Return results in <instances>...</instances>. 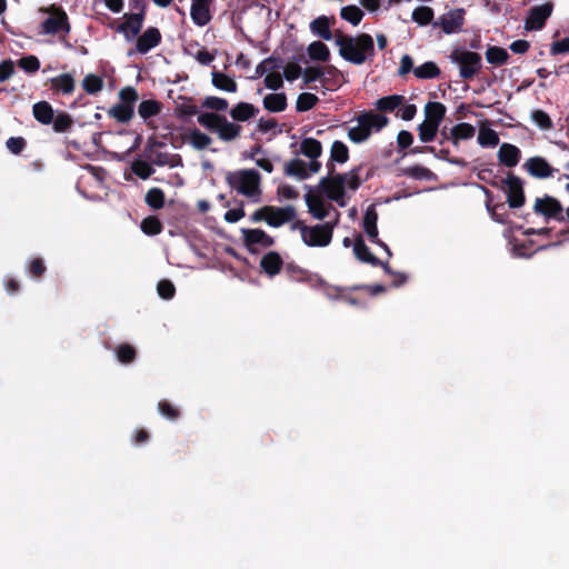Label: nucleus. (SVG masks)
I'll return each mask as SVG.
<instances>
[{
	"label": "nucleus",
	"mask_w": 569,
	"mask_h": 569,
	"mask_svg": "<svg viewBox=\"0 0 569 569\" xmlns=\"http://www.w3.org/2000/svg\"><path fill=\"white\" fill-rule=\"evenodd\" d=\"M360 186V176L358 169H352L343 174H336L322 178L319 189L327 199L337 202L340 207L347 203L346 198L349 193L356 191Z\"/></svg>",
	"instance_id": "nucleus-1"
},
{
	"label": "nucleus",
	"mask_w": 569,
	"mask_h": 569,
	"mask_svg": "<svg viewBox=\"0 0 569 569\" xmlns=\"http://www.w3.org/2000/svg\"><path fill=\"white\" fill-rule=\"evenodd\" d=\"M336 44L340 56L353 64H362L375 54L373 39L367 33L356 37L339 36Z\"/></svg>",
	"instance_id": "nucleus-2"
},
{
	"label": "nucleus",
	"mask_w": 569,
	"mask_h": 569,
	"mask_svg": "<svg viewBox=\"0 0 569 569\" xmlns=\"http://www.w3.org/2000/svg\"><path fill=\"white\" fill-rule=\"evenodd\" d=\"M229 186L237 192L257 200L260 194V178L254 170H239L227 176Z\"/></svg>",
	"instance_id": "nucleus-3"
},
{
	"label": "nucleus",
	"mask_w": 569,
	"mask_h": 569,
	"mask_svg": "<svg viewBox=\"0 0 569 569\" xmlns=\"http://www.w3.org/2000/svg\"><path fill=\"white\" fill-rule=\"evenodd\" d=\"M198 122L204 128L216 132L218 137L224 141L233 140L240 133V127L238 124L213 112L201 113L198 117Z\"/></svg>",
	"instance_id": "nucleus-4"
},
{
	"label": "nucleus",
	"mask_w": 569,
	"mask_h": 569,
	"mask_svg": "<svg viewBox=\"0 0 569 569\" xmlns=\"http://www.w3.org/2000/svg\"><path fill=\"white\" fill-rule=\"evenodd\" d=\"M450 60L459 68V76L462 79H472L479 73L482 66L481 56L465 48L452 50Z\"/></svg>",
	"instance_id": "nucleus-5"
},
{
	"label": "nucleus",
	"mask_w": 569,
	"mask_h": 569,
	"mask_svg": "<svg viewBox=\"0 0 569 569\" xmlns=\"http://www.w3.org/2000/svg\"><path fill=\"white\" fill-rule=\"evenodd\" d=\"M337 221L338 214L336 216L333 222H325L311 227H299L303 243L308 247H327L332 240V232Z\"/></svg>",
	"instance_id": "nucleus-6"
},
{
	"label": "nucleus",
	"mask_w": 569,
	"mask_h": 569,
	"mask_svg": "<svg viewBox=\"0 0 569 569\" xmlns=\"http://www.w3.org/2000/svg\"><path fill=\"white\" fill-rule=\"evenodd\" d=\"M40 12L47 14L42 21V32L46 34H68L70 24L67 13L56 6L41 8Z\"/></svg>",
	"instance_id": "nucleus-7"
},
{
	"label": "nucleus",
	"mask_w": 569,
	"mask_h": 569,
	"mask_svg": "<svg viewBox=\"0 0 569 569\" xmlns=\"http://www.w3.org/2000/svg\"><path fill=\"white\" fill-rule=\"evenodd\" d=\"M465 16L466 10L462 8L450 9L441 14L433 24L441 28L446 34L459 33L463 29Z\"/></svg>",
	"instance_id": "nucleus-8"
},
{
	"label": "nucleus",
	"mask_w": 569,
	"mask_h": 569,
	"mask_svg": "<svg viewBox=\"0 0 569 569\" xmlns=\"http://www.w3.org/2000/svg\"><path fill=\"white\" fill-rule=\"evenodd\" d=\"M256 73L264 76V84L268 89L278 90L282 87V73L273 59H266L260 62L256 69Z\"/></svg>",
	"instance_id": "nucleus-9"
},
{
	"label": "nucleus",
	"mask_w": 569,
	"mask_h": 569,
	"mask_svg": "<svg viewBox=\"0 0 569 569\" xmlns=\"http://www.w3.org/2000/svg\"><path fill=\"white\" fill-rule=\"evenodd\" d=\"M321 169L320 161L305 162L301 159H292L284 166V172L288 176L307 179L312 174H316Z\"/></svg>",
	"instance_id": "nucleus-10"
},
{
	"label": "nucleus",
	"mask_w": 569,
	"mask_h": 569,
	"mask_svg": "<svg viewBox=\"0 0 569 569\" xmlns=\"http://www.w3.org/2000/svg\"><path fill=\"white\" fill-rule=\"evenodd\" d=\"M325 193L318 188L306 194V202L309 212L318 220H322L329 214L332 206L323 198Z\"/></svg>",
	"instance_id": "nucleus-11"
},
{
	"label": "nucleus",
	"mask_w": 569,
	"mask_h": 569,
	"mask_svg": "<svg viewBox=\"0 0 569 569\" xmlns=\"http://www.w3.org/2000/svg\"><path fill=\"white\" fill-rule=\"evenodd\" d=\"M552 10L553 6L549 2L531 8L527 16L525 28L527 30H540L545 26L546 20L551 16Z\"/></svg>",
	"instance_id": "nucleus-12"
},
{
	"label": "nucleus",
	"mask_w": 569,
	"mask_h": 569,
	"mask_svg": "<svg viewBox=\"0 0 569 569\" xmlns=\"http://www.w3.org/2000/svg\"><path fill=\"white\" fill-rule=\"evenodd\" d=\"M212 3L213 0H191L190 16L196 26L204 27L210 22Z\"/></svg>",
	"instance_id": "nucleus-13"
},
{
	"label": "nucleus",
	"mask_w": 569,
	"mask_h": 569,
	"mask_svg": "<svg viewBox=\"0 0 569 569\" xmlns=\"http://www.w3.org/2000/svg\"><path fill=\"white\" fill-rule=\"evenodd\" d=\"M535 211L547 218H553L557 221L565 220L560 202L552 197L537 199L535 202Z\"/></svg>",
	"instance_id": "nucleus-14"
},
{
	"label": "nucleus",
	"mask_w": 569,
	"mask_h": 569,
	"mask_svg": "<svg viewBox=\"0 0 569 569\" xmlns=\"http://www.w3.org/2000/svg\"><path fill=\"white\" fill-rule=\"evenodd\" d=\"M243 242L250 250L268 248L273 243L272 238L261 229H242Z\"/></svg>",
	"instance_id": "nucleus-15"
},
{
	"label": "nucleus",
	"mask_w": 569,
	"mask_h": 569,
	"mask_svg": "<svg viewBox=\"0 0 569 569\" xmlns=\"http://www.w3.org/2000/svg\"><path fill=\"white\" fill-rule=\"evenodd\" d=\"M264 221L271 227H280L295 217V210L291 207L277 208V207H264Z\"/></svg>",
	"instance_id": "nucleus-16"
},
{
	"label": "nucleus",
	"mask_w": 569,
	"mask_h": 569,
	"mask_svg": "<svg viewBox=\"0 0 569 569\" xmlns=\"http://www.w3.org/2000/svg\"><path fill=\"white\" fill-rule=\"evenodd\" d=\"M377 220H378V216H377L376 210L373 208H369L366 211L365 217H363V221H362L363 230L367 233V236L369 237V239H371L375 243H377L379 247H381L385 250V252L387 253V256L390 258L391 251H390L389 247L385 242H382L378 239Z\"/></svg>",
	"instance_id": "nucleus-17"
},
{
	"label": "nucleus",
	"mask_w": 569,
	"mask_h": 569,
	"mask_svg": "<svg viewBox=\"0 0 569 569\" xmlns=\"http://www.w3.org/2000/svg\"><path fill=\"white\" fill-rule=\"evenodd\" d=\"M143 16L133 13L126 16V21L118 26L117 31L122 33L128 42L133 41L142 28Z\"/></svg>",
	"instance_id": "nucleus-18"
},
{
	"label": "nucleus",
	"mask_w": 569,
	"mask_h": 569,
	"mask_svg": "<svg viewBox=\"0 0 569 569\" xmlns=\"http://www.w3.org/2000/svg\"><path fill=\"white\" fill-rule=\"evenodd\" d=\"M508 187V204L511 208H520L525 203V196L520 180L513 176L506 179Z\"/></svg>",
	"instance_id": "nucleus-19"
},
{
	"label": "nucleus",
	"mask_w": 569,
	"mask_h": 569,
	"mask_svg": "<svg viewBox=\"0 0 569 569\" xmlns=\"http://www.w3.org/2000/svg\"><path fill=\"white\" fill-rule=\"evenodd\" d=\"M160 40V31L157 28H149L137 39V50L140 53H147L149 50L157 47Z\"/></svg>",
	"instance_id": "nucleus-20"
},
{
	"label": "nucleus",
	"mask_w": 569,
	"mask_h": 569,
	"mask_svg": "<svg viewBox=\"0 0 569 569\" xmlns=\"http://www.w3.org/2000/svg\"><path fill=\"white\" fill-rule=\"evenodd\" d=\"M525 167L528 172L536 178H548L553 174V169L549 166V163L540 157H533L527 160Z\"/></svg>",
	"instance_id": "nucleus-21"
},
{
	"label": "nucleus",
	"mask_w": 569,
	"mask_h": 569,
	"mask_svg": "<svg viewBox=\"0 0 569 569\" xmlns=\"http://www.w3.org/2000/svg\"><path fill=\"white\" fill-rule=\"evenodd\" d=\"M299 152L307 157L310 162L319 161L322 154V146L317 139L305 138L299 144Z\"/></svg>",
	"instance_id": "nucleus-22"
},
{
	"label": "nucleus",
	"mask_w": 569,
	"mask_h": 569,
	"mask_svg": "<svg viewBox=\"0 0 569 569\" xmlns=\"http://www.w3.org/2000/svg\"><path fill=\"white\" fill-rule=\"evenodd\" d=\"M477 140L483 148H493L499 143V136L492 128H490L488 121H482L479 124Z\"/></svg>",
	"instance_id": "nucleus-23"
},
{
	"label": "nucleus",
	"mask_w": 569,
	"mask_h": 569,
	"mask_svg": "<svg viewBox=\"0 0 569 569\" xmlns=\"http://www.w3.org/2000/svg\"><path fill=\"white\" fill-rule=\"evenodd\" d=\"M499 161L506 167H515L520 159V150L510 143H502L498 151Z\"/></svg>",
	"instance_id": "nucleus-24"
},
{
	"label": "nucleus",
	"mask_w": 569,
	"mask_h": 569,
	"mask_svg": "<svg viewBox=\"0 0 569 569\" xmlns=\"http://www.w3.org/2000/svg\"><path fill=\"white\" fill-rule=\"evenodd\" d=\"M361 119H365L368 137L373 132L380 131L389 123V119L386 116L376 112H363L361 113Z\"/></svg>",
	"instance_id": "nucleus-25"
},
{
	"label": "nucleus",
	"mask_w": 569,
	"mask_h": 569,
	"mask_svg": "<svg viewBox=\"0 0 569 569\" xmlns=\"http://www.w3.org/2000/svg\"><path fill=\"white\" fill-rule=\"evenodd\" d=\"M183 141L197 150H203L211 143V138L198 129H190L184 133Z\"/></svg>",
	"instance_id": "nucleus-26"
},
{
	"label": "nucleus",
	"mask_w": 569,
	"mask_h": 569,
	"mask_svg": "<svg viewBox=\"0 0 569 569\" xmlns=\"http://www.w3.org/2000/svg\"><path fill=\"white\" fill-rule=\"evenodd\" d=\"M476 134V128L467 122H460L455 124L450 129V138L455 144L463 140H469Z\"/></svg>",
	"instance_id": "nucleus-27"
},
{
	"label": "nucleus",
	"mask_w": 569,
	"mask_h": 569,
	"mask_svg": "<svg viewBox=\"0 0 569 569\" xmlns=\"http://www.w3.org/2000/svg\"><path fill=\"white\" fill-rule=\"evenodd\" d=\"M353 253L356 258L361 262H366L371 266H378L380 263L379 260L369 251L368 247L365 244L363 239L360 236H357L355 238Z\"/></svg>",
	"instance_id": "nucleus-28"
},
{
	"label": "nucleus",
	"mask_w": 569,
	"mask_h": 569,
	"mask_svg": "<svg viewBox=\"0 0 569 569\" xmlns=\"http://www.w3.org/2000/svg\"><path fill=\"white\" fill-rule=\"evenodd\" d=\"M282 263L283 262L281 257L273 251H270L267 254H264L260 261L261 268L270 277L276 276L277 273L280 272Z\"/></svg>",
	"instance_id": "nucleus-29"
},
{
	"label": "nucleus",
	"mask_w": 569,
	"mask_h": 569,
	"mask_svg": "<svg viewBox=\"0 0 569 569\" xmlns=\"http://www.w3.org/2000/svg\"><path fill=\"white\" fill-rule=\"evenodd\" d=\"M310 30L315 36H318L323 40L332 39L330 21L326 16H321L312 20L310 23Z\"/></svg>",
	"instance_id": "nucleus-30"
},
{
	"label": "nucleus",
	"mask_w": 569,
	"mask_h": 569,
	"mask_svg": "<svg viewBox=\"0 0 569 569\" xmlns=\"http://www.w3.org/2000/svg\"><path fill=\"white\" fill-rule=\"evenodd\" d=\"M340 17L352 27H357L362 21L365 12L356 4H348L340 9Z\"/></svg>",
	"instance_id": "nucleus-31"
},
{
	"label": "nucleus",
	"mask_w": 569,
	"mask_h": 569,
	"mask_svg": "<svg viewBox=\"0 0 569 569\" xmlns=\"http://www.w3.org/2000/svg\"><path fill=\"white\" fill-rule=\"evenodd\" d=\"M405 101V97L400 94H391L386 96L380 99H378L375 102V107L385 112H392L395 110H398L400 106H402V102Z\"/></svg>",
	"instance_id": "nucleus-32"
},
{
	"label": "nucleus",
	"mask_w": 569,
	"mask_h": 569,
	"mask_svg": "<svg viewBox=\"0 0 569 569\" xmlns=\"http://www.w3.org/2000/svg\"><path fill=\"white\" fill-rule=\"evenodd\" d=\"M361 114L356 119V123L348 129V138L355 143H361L369 139L368 131Z\"/></svg>",
	"instance_id": "nucleus-33"
},
{
	"label": "nucleus",
	"mask_w": 569,
	"mask_h": 569,
	"mask_svg": "<svg viewBox=\"0 0 569 569\" xmlns=\"http://www.w3.org/2000/svg\"><path fill=\"white\" fill-rule=\"evenodd\" d=\"M32 111L34 118L43 124H49L53 120L54 111L47 101L37 102Z\"/></svg>",
	"instance_id": "nucleus-34"
},
{
	"label": "nucleus",
	"mask_w": 569,
	"mask_h": 569,
	"mask_svg": "<svg viewBox=\"0 0 569 569\" xmlns=\"http://www.w3.org/2000/svg\"><path fill=\"white\" fill-rule=\"evenodd\" d=\"M446 113V108L440 102H428L425 107L426 121L440 126Z\"/></svg>",
	"instance_id": "nucleus-35"
},
{
	"label": "nucleus",
	"mask_w": 569,
	"mask_h": 569,
	"mask_svg": "<svg viewBox=\"0 0 569 569\" xmlns=\"http://www.w3.org/2000/svg\"><path fill=\"white\" fill-rule=\"evenodd\" d=\"M212 83L217 89L226 92L237 91V83L234 79L219 71L212 72Z\"/></svg>",
	"instance_id": "nucleus-36"
},
{
	"label": "nucleus",
	"mask_w": 569,
	"mask_h": 569,
	"mask_svg": "<svg viewBox=\"0 0 569 569\" xmlns=\"http://www.w3.org/2000/svg\"><path fill=\"white\" fill-rule=\"evenodd\" d=\"M287 106V98L283 93H270L263 98V107L271 112H280Z\"/></svg>",
	"instance_id": "nucleus-37"
},
{
	"label": "nucleus",
	"mask_w": 569,
	"mask_h": 569,
	"mask_svg": "<svg viewBox=\"0 0 569 569\" xmlns=\"http://www.w3.org/2000/svg\"><path fill=\"white\" fill-rule=\"evenodd\" d=\"M257 113L256 108L247 102H240L234 106L230 112L232 119L237 121H247L250 118L254 117Z\"/></svg>",
	"instance_id": "nucleus-38"
},
{
	"label": "nucleus",
	"mask_w": 569,
	"mask_h": 569,
	"mask_svg": "<svg viewBox=\"0 0 569 569\" xmlns=\"http://www.w3.org/2000/svg\"><path fill=\"white\" fill-rule=\"evenodd\" d=\"M349 159V149L342 141H333L330 148V160L337 163H346Z\"/></svg>",
	"instance_id": "nucleus-39"
},
{
	"label": "nucleus",
	"mask_w": 569,
	"mask_h": 569,
	"mask_svg": "<svg viewBox=\"0 0 569 569\" xmlns=\"http://www.w3.org/2000/svg\"><path fill=\"white\" fill-rule=\"evenodd\" d=\"M109 116L114 118L119 122H127L133 117V106L128 103H118L114 104L109 110Z\"/></svg>",
	"instance_id": "nucleus-40"
},
{
	"label": "nucleus",
	"mask_w": 569,
	"mask_h": 569,
	"mask_svg": "<svg viewBox=\"0 0 569 569\" xmlns=\"http://www.w3.org/2000/svg\"><path fill=\"white\" fill-rule=\"evenodd\" d=\"M509 54L506 49L501 47H489L486 51V60L490 64L501 66L507 62Z\"/></svg>",
	"instance_id": "nucleus-41"
},
{
	"label": "nucleus",
	"mask_w": 569,
	"mask_h": 569,
	"mask_svg": "<svg viewBox=\"0 0 569 569\" xmlns=\"http://www.w3.org/2000/svg\"><path fill=\"white\" fill-rule=\"evenodd\" d=\"M308 54L311 60L327 61L330 57V51L325 43L320 41H315L309 44Z\"/></svg>",
	"instance_id": "nucleus-42"
},
{
	"label": "nucleus",
	"mask_w": 569,
	"mask_h": 569,
	"mask_svg": "<svg viewBox=\"0 0 569 569\" xmlns=\"http://www.w3.org/2000/svg\"><path fill=\"white\" fill-rule=\"evenodd\" d=\"M160 111L161 104L156 100H143L138 108V113L143 120L157 116Z\"/></svg>",
	"instance_id": "nucleus-43"
},
{
	"label": "nucleus",
	"mask_w": 569,
	"mask_h": 569,
	"mask_svg": "<svg viewBox=\"0 0 569 569\" xmlns=\"http://www.w3.org/2000/svg\"><path fill=\"white\" fill-rule=\"evenodd\" d=\"M433 10L427 6L417 7L411 14L412 20L419 26H427L433 19Z\"/></svg>",
	"instance_id": "nucleus-44"
},
{
	"label": "nucleus",
	"mask_w": 569,
	"mask_h": 569,
	"mask_svg": "<svg viewBox=\"0 0 569 569\" xmlns=\"http://www.w3.org/2000/svg\"><path fill=\"white\" fill-rule=\"evenodd\" d=\"M438 129H439L438 124L425 120L418 127V132H419L420 141L421 142H430V141H432L436 138V136H437Z\"/></svg>",
	"instance_id": "nucleus-45"
},
{
	"label": "nucleus",
	"mask_w": 569,
	"mask_h": 569,
	"mask_svg": "<svg viewBox=\"0 0 569 569\" xmlns=\"http://www.w3.org/2000/svg\"><path fill=\"white\" fill-rule=\"evenodd\" d=\"M51 82L56 89H58L61 92L67 93V94L71 93L74 89V80L68 73H63V74H60V76L53 78L51 80Z\"/></svg>",
	"instance_id": "nucleus-46"
},
{
	"label": "nucleus",
	"mask_w": 569,
	"mask_h": 569,
	"mask_svg": "<svg viewBox=\"0 0 569 569\" xmlns=\"http://www.w3.org/2000/svg\"><path fill=\"white\" fill-rule=\"evenodd\" d=\"M146 203L152 209H161L164 206V193L159 188H151L146 193Z\"/></svg>",
	"instance_id": "nucleus-47"
},
{
	"label": "nucleus",
	"mask_w": 569,
	"mask_h": 569,
	"mask_svg": "<svg viewBox=\"0 0 569 569\" xmlns=\"http://www.w3.org/2000/svg\"><path fill=\"white\" fill-rule=\"evenodd\" d=\"M413 73L419 79H431L439 74V69L433 62H425L415 68Z\"/></svg>",
	"instance_id": "nucleus-48"
},
{
	"label": "nucleus",
	"mask_w": 569,
	"mask_h": 569,
	"mask_svg": "<svg viewBox=\"0 0 569 569\" xmlns=\"http://www.w3.org/2000/svg\"><path fill=\"white\" fill-rule=\"evenodd\" d=\"M102 79L96 74H88L84 77L82 86L86 92L93 94L102 89Z\"/></svg>",
	"instance_id": "nucleus-49"
},
{
	"label": "nucleus",
	"mask_w": 569,
	"mask_h": 569,
	"mask_svg": "<svg viewBox=\"0 0 569 569\" xmlns=\"http://www.w3.org/2000/svg\"><path fill=\"white\" fill-rule=\"evenodd\" d=\"M317 101H318V98L316 94L309 93V92H303V93L299 94V97L297 99V103H296L297 110L298 111H308L315 107Z\"/></svg>",
	"instance_id": "nucleus-50"
},
{
	"label": "nucleus",
	"mask_w": 569,
	"mask_h": 569,
	"mask_svg": "<svg viewBox=\"0 0 569 569\" xmlns=\"http://www.w3.org/2000/svg\"><path fill=\"white\" fill-rule=\"evenodd\" d=\"M174 112L178 117H191L197 113V106L190 100H182L176 103Z\"/></svg>",
	"instance_id": "nucleus-51"
},
{
	"label": "nucleus",
	"mask_w": 569,
	"mask_h": 569,
	"mask_svg": "<svg viewBox=\"0 0 569 569\" xmlns=\"http://www.w3.org/2000/svg\"><path fill=\"white\" fill-rule=\"evenodd\" d=\"M252 160L254 163L261 168L263 171L270 173L273 170V164L271 159L261 150H257L252 153Z\"/></svg>",
	"instance_id": "nucleus-52"
},
{
	"label": "nucleus",
	"mask_w": 569,
	"mask_h": 569,
	"mask_svg": "<svg viewBox=\"0 0 569 569\" xmlns=\"http://www.w3.org/2000/svg\"><path fill=\"white\" fill-rule=\"evenodd\" d=\"M141 230L146 234L154 236L161 231V223L156 217H148L141 222Z\"/></svg>",
	"instance_id": "nucleus-53"
},
{
	"label": "nucleus",
	"mask_w": 569,
	"mask_h": 569,
	"mask_svg": "<svg viewBox=\"0 0 569 569\" xmlns=\"http://www.w3.org/2000/svg\"><path fill=\"white\" fill-rule=\"evenodd\" d=\"M132 171L141 179H148L153 172V168L146 161H136L132 164Z\"/></svg>",
	"instance_id": "nucleus-54"
},
{
	"label": "nucleus",
	"mask_w": 569,
	"mask_h": 569,
	"mask_svg": "<svg viewBox=\"0 0 569 569\" xmlns=\"http://www.w3.org/2000/svg\"><path fill=\"white\" fill-rule=\"evenodd\" d=\"M52 123H53V130L56 132H63L67 129H69V127L72 123V120H71L70 116L67 113H58L56 117L53 116Z\"/></svg>",
	"instance_id": "nucleus-55"
},
{
	"label": "nucleus",
	"mask_w": 569,
	"mask_h": 569,
	"mask_svg": "<svg viewBox=\"0 0 569 569\" xmlns=\"http://www.w3.org/2000/svg\"><path fill=\"white\" fill-rule=\"evenodd\" d=\"M532 121L541 129H550L552 122L550 117L542 110H536L531 113Z\"/></svg>",
	"instance_id": "nucleus-56"
},
{
	"label": "nucleus",
	"mask_w": 569,
	"mask_h": 569,
	"mask_svg": "<svg viewBox=\"0 0 569 569\" xmlns=\"http://www.w3.org/2000/svg\"><path fill=\"white\" fill-rule=\"evenodd\" d=\"M417 113V108L412 103H406V100L402 102V106L397 110V117L401 118L405 121H410L415 118Z\"/></svg>",
	"instance_id": "nucleus-57"
},
{
	"label": "nucleus",
	"mask_w": 569,
	"mask_h": 569,
	"mask_svg": "<svg viewBox=\"0 0 569 569\" xmlns=\"http://www.w3.org/2000/svg\"><path fill=\"white\" fill-rule=\"evenodd\" d=\"M18 64L27 72H36L40 68V62L34 56H27L21 58Z\"/></svg>",
	"instance_id": "nucleus-58"
},
{
	"label": "nucleus",
	"mask_w": 569,
	"mask_h": 569,
	"mask_svg": "<svg viewBox=\"0 0 569 569\" xmlns=\"http://www.w3.org/2000/svg\"><path fill=\"white\" fill-rule=\"evenodd\" d=\"M116 352L118 360L122 363L132 361L136 355L134 349L129 345H122L118 347Z\"/></svg>",
	"instance_id": "nucleus-59"
},
{
	"label": "nucleus",
	"mask_w": 569,
	"mask_h": 569,
	"mask_svg": "<svg viewBox=\"0 0 569 569\" xmlns=\"http://www.w3.org/2000/svg\"><path fill=\"white\" fill-rule=\"evenodd\" d=\"M119 98L121 103L133 106V103L138 100V92L132 87H126L120 90Z\"/></svg>",
	"instance_id": "nucleus-60"
},
{
	"label": "nucleus",
	"mask_w": 569,
	"mask_h": 569,
	"mask_svg": "<svg viewBox=\"0 0 569 569\" xmlns=\"http://www.w3.org/2000/svg\"><path fill=\"white\" fill-rule=\"evenodd\" d=\"M204 106L209 109H213L217 111H224L228 108V102L226 99L218 97H208L204 100Z\"/></svg>",
	"instance_id": "nucleus-61"
},
{
	"label": "nucleus",
	"mask_w": 569,
	"mask_h": 569,
	"mask_svg": "<svg viewBox=\"0 0 569 569\" xmlns=\"http://www.w3.org/2000/svg\"><path fill=\"white\" fill-rule=\"evenodd\" d=\"M282 78L284 77L288 81L298 79L301 73V68L297 63H289L283 68Z\"/></svg>",
	"instance_id": "nucleus-62"
},
{
	"label": "nucleus",
	"mask_w": 569,
	"mask_h": 569,
	"mask_svg": "<svg viewBox=\"0 0 569 569\" xmlns=\"http://www.w3.org/2000/svg\"><path fill=\"white\" fill-rule=\"evenodd\" d=\"M158 293L163 299H170L174 295V286L168 280H162L158 283Z\"/></svg>",
	"instance_id": "nucleus-63"
},
{
	"label": "nucleus",
	"mask_w": 569,
	"mask_h": 569,
	"mask_svg": "<svg viewBox=\"0 0 569 569\" xmlns=\"http://www.w3.org/2000/svg\"><path fill=\"white\" fill-rule=\"evenodd\" d=\"M551 54L569 53V37L555 41L550 47Z\"/></svg>",
	"instance_id": "nucleus-64"
}]
</instances>
